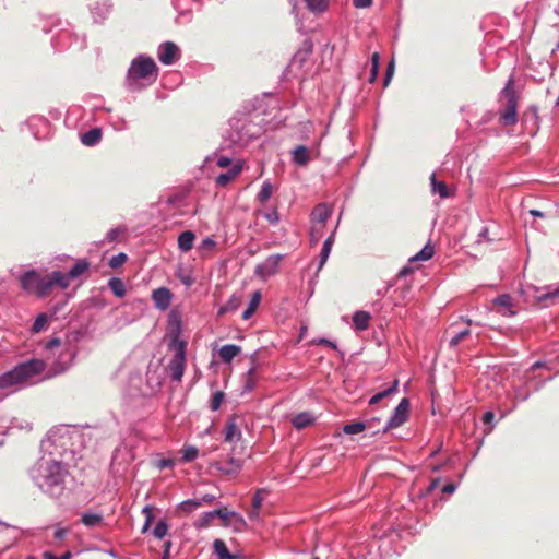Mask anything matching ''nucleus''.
<instances>
[{
	"instance_id": "obj_9",
	"label": "nucleus",
	"mask_w": 559,
	"mask_h": 559,
	"mask_svg": "<svg viewBox=\"0 0 559 559\" xmlns=\"http://www.w3.org/2000/svg\"><path fill=\"white\" fill-rule=\"evenodd\" d=\"M152 299L156 308L160 310H166L171 302V293L168 288L160 287L153 290Z\"/></svg>"
},
{
	"instance_id": "obj_15",
	"label": "nucleus",
	"mask_w": 559,
	"mask_h": 559,
	"mask_svg": "<svg viewBox=\"0 0 559 559\" xmlns=\"http://www.w3.org/2000/svg\"><path fill=\"white\" fill-rule=\"evenodd\" d=\"M262 299V295L260 292H254L251 296L250 302L247 306L246 310L242 312V319L248 320L255 312Z\"/></svg>"
},
{
	"instance_id": "obj_4",
	"label": "nucleus",
	"mask_w": 559,
	"mask_h": 559,
	"mask_svg": "<svg viewBox=\"0 0 559 559\" xmlns=\"http://www.w3.org/2000/svg\"><path fill=\"white\" fill-rule=\"evenodd\" d=\"M514 80L511 76L503 90L501 91V95L507 99V105L504 110L501 112L500 119L504 126H513L518 121L516 107L518 99L514 92Z\"/></svg>"
},
{
	"instance_id": "obj_32",
	"label": "nucleus",
	"mask_w": 559,
	"mask_h": 559,
	"mask_svg": "<svg viewBox=\"0 0 559 559\" xmlns=\"http://www.w3.org/2000/svg\"><path fill=\"white\" fill-rule=\"evenodd\" d=\"M435 253L431 245H426L417 254H415L411 261H428Z\"/></svg>"
},
{
	"instance_id": "obj_61",
	"label": "nucleus",
	"mask_w": 559,
	"mask_h": 559,
	"mask_svg": "<svg viewBox=\"0 0 559 559\" xmlns=\"http://www.w3.org/2000/svg\"><path fill=\"white\" fill-rule=\"evenodd\" d=\"M260 509H254L252 507L251 511L249 512V518L251 520L258 519Z\"/></svg>"
},
{
	"instance_id": "obj_21",
	"label": "nucleus",
	"mask_w": 559,
	"mask_h": 559,
	"mask_svg": "<svg viewBox=\"0 0 559 559\" xmlns=\"http://www.w3.org/2000/svg\"><path fill=\"white\" fill-rule=\"evenodd\" d=\"M90 267V264L85 261H80L74 264V266L69 271L68 274H64L67 276L68 283L70 284V280H75L83 273H85Z\"/></svg>"
},
{
	"instance_id": "obj_16",
	"label": "nucleus",
	"mask_w": 559,
	"mask_h": 559,
	"mask_svg": "<svg viewBox=\"0 0 559 559\" xmlns=\"http://www.w3.org/2000/svg\"><path fill=\"white\" fill-rule=\"evenodd\" d=\"M242 302V299L240 296L238 295H233L228 301L222 306L218 310V316H224L225 313L227 312H235L236 310H238V308L240 307Z\"/></svg>"
},
{
	"instance_id": "obj_56",
	"label": "nucleus",
	"mask_w": 559,
	"mask_h": 559,
	"mask_svg": "<svg viewBox=\"0 0 559 559\" xmlns=\"http://www.w3.org/2000/svg\"><path fill=\"white\" fill-rule=\"evenodd\" d=\"M371 63L373 68H379L380 66V55L378 52H374L371 57Z\"/></svg>"
},
{
	"instance_id": "obj_48",
	"label": "nucleus",
	"mask_w": 559,
	"mask_h": 559,
	"mask_svg": "<svg viewBox=\"0 0 559 559\" xmlns=\"http://www.w3.org/2000/svg\"><path fill=\"white\" fill-rule=\"evenodd\" d=\"M393 73H394V61L392 60L389 66H388V69H386V74H385V79H384V86H388L392 76H393Z\"/></svg>"
},
{
	"instance_id": "obj_5",
	"label": "nucleus",
	"mask_w": 559,
	"mask_h": 559,
	"mask_svg": "<svg viewBox=\"0 0 559 559\" xmlns=\"http://www.w3.org/2000/svg\"><path fill=\"white\" fill-rule=\"evenodd\" d=\"M157 66L155 61L145 56H139L135 58L128 71V79L130 81H139L142 79H146L151 75L156 76Z\"/></svg>"
},
{
	"instance_id": "obj_33",
	"label": "nucleus",
	"mask_w": 559,
	"mask_h": 559,
	"mask_svg": "<svg viewBox=\"0 0 559 559\" xmlns=\"http://www.w3.org/2000/svg\"><path fill=\"white\" fill-rule=\"evenodd\" d=\"M109 288L117 297H123L126 294V287L121 280L111 278L108 283Z\"/></svg>"
},
{
	"instance_id": "obj_29",
	"label": "nucleus",
	"mask_w": 559,
	"mask_h": 559,
	"mask_svg": "<svg viewBox=\"0 0 559 559\" xmlns=\"http://www.w3.org/2000/svg\"><path fill=\"white\" fill-rule=\"evenodd\" d=\"M397 384H399V382H397V380H395L391 386H389L388 389L383 390L382 392H379L376 395H373L370 399L369 404L370 405L377 404L378 402H380L384 397H388L390 394H392L393 392L396 391Z\"/></svg>"
},
{
	"instance_id": "obj_11",
	"label": "nucleus",
	"mask_w": 559,
	"mask_h": 559,
	"mask_svg": "<svg viewBox=\"0 0 559 559\" xmlns=\"http://www.w3.org/2000/svg\"><path fill=\"white\" fill-rule=\"evenodd\" d=\"M331 215V207L324 203H320L313 209L311 213V223L325 225Z\"/></svg>"
},
{
	"instance_id": "obj_26",
	"label": "nucleus",
	"mask_w": 559,
	"mask_h": 559,
	"mask_svg": "<svg viewBox=\"0 0 559 559\" xmlns=\"http://www.w3.org/2000/svg\"><path fill=\"white\" fill-rule=\"evenodd\" d=\"M100 138H102L100 130L92 129L82 135V142H83V144L91 146V145L96 144L100 140Z\"/></svg>"
},
{
	"instance_id": "obj_25",
	"label": "nucleus",
	"mask_w": 559,
	"mask_h": 559,
	"mask_svg": "<svg viewBox=\"0 0 559 559\" xmlns=\"http://www.w3.org/2000/svg\"><path fill=\"white\" fill-rule=\"evenodd\" d=\"M409 409V401L407 399H402L399 405L394 409V414L391 419H405L407 417Z\"/></svg>"
},
{
	"instance_id": "obj_43",
	"label": "nucleus",
	"mask_w": 559,
	"mask_h": 559,
	"mask_svg": "<svg viewBox=\"0 0 559 559\" xmlns=\"http://www.w3.org/2000/svg\"><path fill=\"white\" fill-rule=\"evenodd\" d=\"M266 490L265 489H259L257 490V492L254 493L253 498H252V507L254 509H260L261 506H262V501L264 500L265 496H266Z\"/></svg>"
},
{
	"instance_id": "obj_41",
	"label": "nucleus",
	"mask_w": 559,
	"mask_h": 559,
	"mask_svg": "<svg viewBox=\"0 0 559 559\" xmlns=\"http://www.w3.org/2000/svg\"><path fill=\"white\" fill-rule=\"evenodd\" d=\"M471 335V330L465 329L460 332H457L455 335L452 336L450 340V346L455 347L460 342H462L464 338Z\"/></svg>"
},
{
	"instance_id": "obj_62",
	"label": "nucleus",
	"mask_w": 559,
	"mask_h": 559,
	"mask_svg": "<svg viewBox=\"0 0 559 559\" xmlns=\"http://www.w3.org/2000/svg\"><path fill=\"white\" fill-rule=\"evenodd\" d=\"M496 415L493 412L488 411L485 412L481 419H495Z\"/></svg>"
},
{
	"instance_id": "obj_18",
	"label": "nucleus",
	"mask_w": 559,
	"mask_h": 559,
	"mask_svg": "<svg viewBox=\"0 0 559 559\" xmlns=\"http://www.w3.org/2000/svg\"><path fill=\"white\" fill-rule=\"evenodd\" d=\"M309 151L306 146L300 145L293 151V160L295 164L304 166L309 162Z\"/></svg>"
},
{
	"instance_id": "obj_24",
	"label": "nucleus",
	"mask_w": 559,
	"mask_h": 559,
	"mask_svg": "<svg viewBox=\"0 0 559 559\" xmlns=\"http://www.w3.org/2000/svg\"><path fill=\"white\" fill-rule=\"evenodd\" d=\"M371 425H366L364 421H354L343 427V432L346 435L360 433L367 429H370Z\"/></svg>"
},
{
	"instance_id": "obj_40",
	"label": "nucleus",
	"mask_w": 559,
	"mask_h": 559,
	"mask_svg": "<svg viewBox=\"0 0 559 559\" xmlns=\"http://www.w3.org/2000/svg\"><path fill=\"white\" fill-rule=\"evenodd\" d=\"M214 519H215V513H213L212 511L206 512L199 519L197 526L201 527V528L209 527L212 524Z\"/></svg>"
},
{
	"instance_id": "obj_6",
	"label": "nucleus",
	"mask_w": 559,
	"mask_h": 559,
	"mask_svg": "<svg viewBox=\"0 0 559 559\" xmlns=\"http://www.w3.org/2000/svg\"><path fill=\"white\" fill-rule=\"evenodd\" d=\"M171 346L175 349V355L173 356L169 362V370L171 372V378L175 381H180L186 367V346L187 343L185 341L175 337L173 340Z\"/></svg>"
},
{
	"instance_id": "obj_63",
	"label": "nucleus",
	"mask_w": 559,
	"mask_h": 559,
	"mask_svg": "<svg viewBox=\"0 0 559 559\" xmlns=\"http://www.w3.org/2000/svg\"><path fill=\"white\" fill-rule=\"evenodd\" d=\"M43 558L44 559H59V557L55 556L52 552H49V551H45L43 554Z\"/></svg>"
},
{
	"instance_id": "obj_37",
	"label": "nucleus",
	"mask_w": 559,
	"mask_h": 559,
	"mask_svg": "<svg viewBox=\"0 0 559 559\" xmlns=\"http://www.w3.org/2000/svg\"><path fill=\"white\" fill-rule=\"evenodd\" d=\"M199 450L193 445H188L182 449V461L191 462L198 456Z\"/></svg>"
},
{
	"instance_id": "obj_55",
	"label": "nucleus",
	"mask_w": 559,
	"mask_h": 559,
	"mask_svg": "<svg viewBox=\"0 0 559 559\" xmlns=\"http://www.w3.org/2000/svg\"><path fill=\"white\" fill-rule=\"evenodd\" d=\"M456 489V486L454 484H447L443 488H442V492L444 493H453Z\"/></svg>"
},
{
	"instance_id": "obj_7",
	"label": "nucleus",
	"mask_w": 559,
	"mask_h": 559,
	"mask_svg": "<svg viewBox=\"0 0 559 559\" xmlns=\"http://www.w3.org/2000/svg\"><path fill=\"white\" fill-rule=\"evenodd\" d=\"M280 261L281 255H271L264 262L257 265L254 272L259 277L265 280L277 272Z\"/></svg>"
},
{
	"instance_id": "obj_53",
	"label": "nucleus",
	"mask_w": 559,
	"mask_h": 559,
	"mask_svg": "<svg viewBox=\"0 0 559 559\" xmlns=\"http://www.w3.org/2000/svg\"><path fill=\"white\" fill-rule=\"evenodd\" d=\"M312 344H322V345L330 346L332 348H336V345L326 338H320L318 341H312Z\"/></svg>"
},
{
	"instance_id": "obj_2",
	"label": "nucleus",
	"mask_w": 559,
	"mask_h": 559,
	"mask_svg": "<svg viewBox=\"0 0 559 559\" xmlns=\"http://www.w3.org/2000/svg\"><path fill=\"white\" fill-rule=\"evenodd\" d=\"M20 281L24 290L38 297L46 296L53 286H59L62 289L69 287L67 276L60 271H55L46 277H41L35 271H29L23 274Z\"/></svg>"
},
{
	"instance_id": "obj_59",
	"label": "nucleus",
	"mask_w": 559,
	"mask_h": 559,
	"mask_svg": "<svg viewBox=\"0 0 559 559\" xmlns=\"http://www.w3.org/2000/svg\"><path fill=\"white\" fill-rule=\"evenodd\" d=\"M60 340L59 338H52L50 340L48 343H47V348H53V347H58L60 345Z\"/></svg>"
},
{
	"instance_id": "obj_52",
	"label": "nucleus",
	"mask_w": 559,
	"mask_h": 559,
	"mask_svg": "<svg viewBox=\"0 0 559 559\" xmlns=\"http://www.w3.org/2000/svg\"><path fill=\"white\" fill-rule=\"evenodd\" d=\"M312 423L313 421H293L296 430H302V429L309 427Z\"/></svg>"
},
{
	"instance_id": "obj_10",
	"label": "nucleus",
	"mask_w": 559,
	"mask_h": 559,
	"mask_svg": "<svg viewBox=\"0 0 559 559\" xmlns=\"http://www.w3.org/2000/svg\"><path fill=\"white\" fill-rule=\"evenodd\" d=\"M498 307V312L503 317H513L515 311L513 310V302L510 295H501L493 300Z\"/></svg>"
},
{
	"instance_id": "obj_22",
	"label": "nucleus",
	"mask_w": 559,
	"mask_h": 559,
	"mask_svg": "<svg viewBox=\"0 0 559 559\" xmlns=\"http://www.w3.org/2000/svg\"><path fill=\"white\" fill-rule=\"evenodd\" d=\"M309 11L314 14L323 13L329 7V0H305Z\"/></svg>"
},
{
	"instance_id": "obj_54",
	"label": "nucleus",
	"mask_w": 559,
	"mask_h": 559,
	"mask_svg": "<svg viewBox=\"0 0 559 559\" xmlns=\"http://www.w3.org/2000/svg\"><path fill=\"white\" fill-rule=\"evenodd\" d=\"M118 234H119V229H111L108 231L107 234V239L109 242L116 240V238L118 237Z\"/></svg>"
},
{
	"instance_id": "obj_47",
	"label": "nucleus",
	"mask_w": 559,
	"mask_h": 559,
	"mask_svg": "<svg viewBox=\"0 0 559 559\" xmlns=\"http://www.w3.org/2000/svg\"><path fill=\"white\" fill-rule=\"evenodd\" d=\"M142 512L145 515V522L152 524V522L154 520L153 508L150 507V506H146V507L143 508Z\"/></svg>"
},
{
	"instance_id": "obj_35",
	"label": "nucleus",
	"mask_w": 559,
	"mask_h": 559,
	"mask_svg": "<svg viewBox=\"0 0 559 559\" xmlns=\"http://www.w3.org/2000/svg\"><path fill=\"white\" fill-rule=\"evenodd\" d=\"M272 193H273L272 185L269 181H265L262 185L260 192L258 193V200L261 203H265L271 198Z\"/></svg>"
},
{
	"instance_id": "obj_38",
	"label": "nucleus",
	"mask_w": 559,
	"mask_h": 559,
	"mask_svg": "<svg viewBox=\"0 0 559 559\" xmlns=\"http://www.w3.org/2000/svg\"><path fill=\"white\" fill-rule=\"evenodd\" d=\"M168 525L165 521H159L154 527L153 534L156 538L162 539L167 535Z\"/></svg>"
},
{
	"instance_id": "obj_51",
	"label": "nucleus",
	"mask_w": 559,
	"mask_h": 559,
	"mask_svg": "<svg viewBox=\"0 0 559 559\" xmlns=\"http://www.w3.org/2000/svg\"><path fill=\"white\" fill-rule=\"evenodd\" d=\"M403 421L401 420H397V421H388V424L382 428V431L383 432H386L389 431L390 429H393V428H396L399 427Z\"/></svg>"
},
{
	"instance_id": "obj_17",
	"label": "nucleus",
	"mask_w": 559,
	"mask_h": 559,
	"mask_svg": "<svg viewBox=\"0 0 559 559\" xmlns=\"http://www.w3.org/2000/svg\"><path fill=\"white\" fill-rule=\"evenodd\" d=\"M213 548L218 559H238V556L230 555L224 540L215 539Z\"/></svg>"
},
{
	"instance_id": "obj_13",
	"label": "nucleus",
	"mask_w": 559,
	"mask_h": 559,
	"mask_svg": "<svg viewBox=\"0 0 559 559\" xmlns=\"http://www.w3.org/2000/svg\"><path fill=\"white\" fill-rule=\"evenodd\" d=\"M195 235L191 230L181 233L178 237V247L181 251L188 252L192 249Z\"/></svg>"
},
{
	"instance_id": "obj_58",
	"label": "nucleus",
	"mask_w": 559,
	"mask_h": 559,
	"mask_svg": "<svg viewBox=\"0 0 559 559\" xmlns=\"http://www.w3.org/2000/svg\"><path fill=\"white\" fill-rule=\"evenodd\" d=\"M180 280L186 286H191L194 282V280L190 275L180 276Z\"/></svg>"
},
{
	"instance_id": "obj_50",
	"label": "nucleus",
	"mask_w": 559,
	"mask_h": 559,
	"mask_svg": "<svg viewBox=\"0 0 559 559\" xmlns=\"http://www.w3.org/2000/svg\"><path fill=\"white\" fill-rule=\"evenodd\" d=\"M230 165V159L226 156H221L218 159H217V166L221 167V168H225V167H228Z\"/></svg>"
},
{
	"instance_id": "obj_23",
	"label": "nucleus",
	"mask_w": 559,
	"mask_h": 559,
	"mask_svg": "<svg viewBox=\"0 0 559 559\" xmlns=\"http://www.w3.org/2000/svg\"><path fill=\"white\" fill-rule=\"evenodd\" d=\"M50 474L47 476V483L50 486H57L62 483V476L60 474L61 466L58 463H53L50 467Z\"/></svg>"
},
{
	"instance_id": "obj_49",
	"label": "nucleus",
	"mask_w": 559,
	"mask_h": 559,
	"mask_svg": "<svg viewBox=\"0 0 559 559\" xmlns=\"http://www.w3.org/2000/svg\"><path fill=\"white\" fill-rule=\"evenodd\" d=\"M372 4V0H354L356 8H369Z\"/></svg>"
},
{
	"instance_id": "obj_60",
	"label": "nucleus",
	"mask_w": 559,
	"mask_h": 559,
	"mask_svg": "<svg viewBox=\"0 0 559 559\" xmlns=\"http://www.w3.org/2000/svg\"><path fill=\"white\" fill-rule=\"evenodd\" d=\"M556 297H559V288L540 297L539 299L542 300V299H546V298H556Z\"/></svg>"
},
{
	"instance_id": "obj_30",
	"label": "nucleus",
	"mask_w": 559,
	"mask_h": 559,
	"mask_svg": "<svg viewBox=\"0 0 559 559\" xmlns=\"http://www.w3.org/2000/svg\"><path fill=\"white\" fill-rule=\"evenodd\" d=\"M103 516L96 513H84L81 518V522L87 527H94L100 524Z\"/></svg>"
},
{
	"instance_id": "obj_14",
	"label": "nucleus",
	"mask_w": 559,
	"mask_h": 559,
	"mask_svg": "<svg viewBox=\"0 0 559 559\" xmlns=\"http://www.w3.org/2000/svg\"><path fill=\"white\" fill-rule=\"evenodd\" d=\"M241 171V166L236 165L227 173L221 174L216 177V185L221 187L227 186L231 180H234Z\"/></svg>"
},
{
	"instance_id": "obj_12",
	"label": "nucleus",
	"mask_w": 559,
	"mask_h": 559,
	"mask_svg": "<svg viewBox=\"0 0 559 559\" xmlns=\"http://www.w3.org/2000/svg\"><path fill=\"white\" fill-rule=\"evenodd\" d=\"M241 352L240 346L227 344L219 348L218 355L224 362H230Z\"/></svg>"
},
{
	"instance_id": "obj_31",
	"label": "nucleus",
	"mask_w": 559,
	"mask_h": 559,
	"mask_svg": "<svg viewBox=\"0 0 559 559\" xmlns=\"http://www.w3.org/2000/svg\"><path fill=\"white\" fill-rule=\"evenodd\" d=\"M333 241H334L333 235H331L329 238L325 239V241L323 243V248L320 253V263H319L320 269L324 265V263L326 262V260L330 255Z\"/></svg>"
},
{
	"instance_id": "obj_46",
	"label": "nucleus",
	"mask_w": 559,
	"mask_h": 559,
	"mask_svg": "<svg viewBox=\"0 0 559 559\" xmlns=\"http://www.w3.org/2000/svg\"><path fill=\"white\" fill-rule=\"evenodd\" d=\"M212 512L215 513V518L218 516L224 521H228L230 516L234 515V513L229 512L226 508L217 509Z\"/></svg>"
},
{
	"instance_id": "obj_1",
	"label": "nucleus",
	"mask_w": 559,
	"mask_h": 559,
	"mask_svg": "<svg viewBox=\"0 0 559 559\" xmlns=\"http://www.w3.org/2000/svg\"><path fill=\"white\" fill-rule=\"evenodd\" d=\"M44 369L45 362L40 359H32L20 364L12 370L0 374V390H4L8 393L15 392Z\"/></svg>"
},
{
	"instance_id": "obj_64",
	"label": "nucleus",
	"mask_w": 559,
	"mask_h": 559,
	"mask_svg": "<svg viewBox=\"0 0 559 559\" xmlns=\"http://www.w3.org/2000/svg\"><path fill=\"white\" fill-rule=\"evenodd\" d=\"M72 552L70 550L66 551L59 559H71Z\"/></svg>"
},
{
	"instance_id": "obj_8",
	"label": "nucleus",
	"mask_w": 559,
	"mask_h": 559,
	"mask_svg": "<svg viewBox=\"0 0 559 559\" xmlns=\"http://www.w3.org/2000/svg\"><path fill=\"white\" fill-rule=\"evenodd\" d=\"M179 49L171 43L167 41L159 47L158 59L164 64H171L178 57Z\"/></svg>"
},
{
	"instance_id": "obj_36",
	"label": "nucleus",
	"mask_w": 559,
	"mask_h": 559,
	"mask_svg": "<svg viewBox=\"0 0 559 559\" xmlns=\"http://www.w3.org/2000/svg\"><path fill=\"white\" fill-rule=\"evenodd\" d=\"M325 225L311 223L310 238L311 242L318 243L323 235Z\"/></svg>"
},
{
	"instance_id": "obj_39",
	"label": "nucleus",
	"mask_w": 559,
	"mask_h": 559,
	"mask_svg": "<svg viewBox=\"0 0 559 559\" xmlns=\"http://www.w3.org/2000/svg\"><path fill=\"white\" fill-rule=\"evenodd\" d=\"M201 506L200 501L197 500H186L180 503L179 508L182 512L191 513L195 509H198Z\"/></svg>"
},
{
	"instance_id": "obj_44",
	"label": "nucleus",
	"mask_w": 559,
	"mask_h": 559,
	"mask_svg": "<svg viewBox=\"0 0 559 559\" xmlns=\"http://www.w3.org/2000/svg\"><path fill=\"white\" fill-rule=\"evenodd\" d=\"M127 261V255L124 253H119L117 255H114L109 260V266L112 269H117L121 266Z\"/></svg>"
},
{
	"instance_id": "obj_27",
	"label": "nucleus",
	"mask_w": 559,
	"mask_h": 559,
	"mask_svg": "<svg viewBox=\"0 0 559 559\" xmlns=\"http://www.w3.org/2000/svg\"><path fill=\"white\" fill-rule=\"evenodd\" d=\"M430 181H431V187H432L433 193H438L441 198L449 197L448 187L445 186L444 182L438 181L436 179V175L435 174H432L430 176Z\"/></svg>"
},
{
	"instance_id": "obj_19",
	"label": "nucleus",
	"mask_w": 559,
	"mask_h": 559,
	"mask_svg": "<svg viewBox=\"0 0 559 559\" xmlns=\"http://www.w3.org/2000/svg\"><path fill=\"white\" fill-rule=\"evenodd\" d=\"M371 317L367 311H357L353 317L354 325L357 330L364 331L368 328Z\"/></svg>"
},
{
	"instance_id": "obj_57",
	"label": "nucleus",
	"mask_w": 559,
	"mask_h": 559,
	"mask_svg": "<svg viewBox=\"0 0 559 559\" xmlns=\"http://www.w3.org/2000/svg\"><path fill=\"white\" fill-rule=\"evenodd\" d=\"M68 531L66 528H59L55 532V537L57 539H62L67 535Z\"/></svg>"
},
{
	"instance_id": "obj_45",
	"label": "nucleus",
	"mask_w": 559,
	"mask_h": 559,
	"mask_svg": "<svg viewBox=\"0 0 559 559\" xmlns=\"http://www.w3.org/2000/svg\"><path fill=\"white\" fill-rule=\"evenodd\" d=\"M216 247V242L213 238L207 237L202 240L201 245L199 246V250L201 251H212Z\"/></svg>"
},
{
	"instance_id": "obj_28",
	"label": "nucleus",
	"mask_w": 559,
	"mask_h": 559,
	"mask_svg": "<svg viewBox=\"0 0 559 559\" xmlns=\"http://www.w3.org/2000/svg\"><path fill=\"white\" fill-rule=\"evenodd\" d=\"M397 384H399V382H397V380H395L391 386H389L388 389L383 390L382 392H379L376 395H373L370 399L369 404L370 405L377 404L378 402H380L384 397H388L390 394H392L393 392L396 391Z\"/></svg>"
},
{
	"instance_id": "obj_42",
	"label": "nucleus",
	"mask_w": 559,
	"mask_h": 559,
	"mask_svg": "<svg viewBox=\"0 0 559 559\" xmlns=\"http://www.w3.org/2000/svg\"><path fill=\"white\" fill-rule=\"evenodd\" d=\"M223 401H224V393L221 391L215 392L210 401L211 409L217 411L221 407Z\"/></svg>"
},
{
	"instance_id": "obj_3",
	"label": "nucleus",
	"mask_w": 559,
	"mask_h": 559,
	"mask_svg": "<svg viewBox=\"0 0 559 559\" xmlns=\"http://www.w3.org/2000/svg\"><path fill=\"white\" fill-rule=\"evenodd\" d=\"M243 455V453L237 452L236 447H234L226 457L214 460L209 464V466L215 473L227 478H233L242 469L245 462Z\"/></svg>"
},
{
	"instance_id": "obj_20",
	"label": "nucleus",
	"mask_w": 559,
	"mask_h": 559,
	"mask_svg": "<svg viewBox=\"0 0 559 559\" xmlns=\"http://www.w3.org/2000/svg\"><path fill=\"white\" fill-rule=\"evenodd\" d=\"M224 433H225V441L229 442V443L239 441L241 439V432L233 421H229L226 425V427L224 429Z\"/></svg>"
},
{
	"instance_id": "obj_34",
	"label": "nucleus",
	"mask_w": 559,
	"mask_h": 559,
	"mask_svg": "<svg viewBox=\"0 0 559 559\" xmlns=\"http://www.w3.org/2000/svg\"><path fill=\"white\" fill-rule=\"evenodd\" d=\"M47 323H48V318L45 313H40L36 317L34 323H33V326H32V332L33 333H39L41 332L43 330L46 329L47 326Z\"/></svg>"
}]
</instances>
